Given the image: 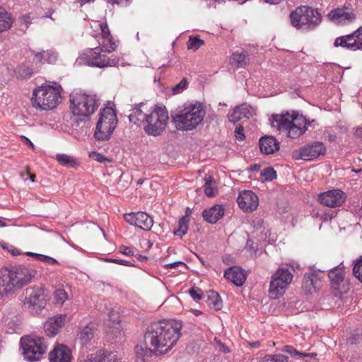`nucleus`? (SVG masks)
I'll return each mask as SVG.
<instances>
[{
    "instance_id": "1",
    "label": "nucleus",
    "mask_w": 362,
    "mask_h": 362,
    "mask_svg": "<svg viewBox=\"0 0 362 362\" xmlns=\"http://www.w3.org/2000/svg\"><path fill=\"white\" fill-rule=\"evenodd\" d=\"M91 29L92 35L97 38L100 46L86 49L81 59L88 65L99 68L115 66L118 59L113 54H109L116 49L117 45L107 23L93 21Z\"/></svg>"
},
{
    "instance_id": "2",
    "label": "nucleus",
    "mask_w": 362,
    "mask_h": 362,
    "mask_svg": "<svg viewBox=\"0 0 362 362\" xmlns=\"http://www.w3.org/2000/svg\"><path fill=\"white\" fill-rule=\"evenodd\" d=\"M182 327V322L175 320L154 322L145 334L146 344L153 348L156 354H165L177 344Z\"/></svg>"
},
{
    "instance_id": "3",
    "label": "nucleus",
    "mask_w": 362,
    "mask_h": 362,
    "mask_svg": "<svg viewBox=\"0 0 362 362\" xmlns=\"http://www.w3.org/2000/svg\"><path fill=\"white\" fill-rule=\"evenodd\" d=\"M36 271L24 267H3L0 269V296L8 298L30 284Z\"/></svg>"
},
{
    "instance_id": "4",
    "label": "nucleus",
    "mask_w": 362,
    "mask_h": 362,
    "mask_svg": "<svg viewBox=\"0 0 362 362\" xmlns=\"http://www.w3.org/2000/svg\"><path fill=\"white\" fill-rule=\"evenodd\" d=\"M205 110L199 102L185 103L179 112L172 115V122L180 130H192L204 120Z\"/></svg>"
},
{
    "instance_id": "5",
    "label": "nucleus",
    "mask_w": 362,
    "mask_h": 362,
    "mask_svg": "<svg viewBox=\"0 0 362 362\" xmlns=\"http://www.w3.org/2000/svg\"><path fill=\"white\" fill-rule=\"evenodd\" d=\"M306 119L298 114L289 113L273 115L271 119V125L279 132L292 139L298 138L308 129Z\"/></svg>"
},
{
    "instance_id": "6",
    "label": "nucleus",
    "mask_w": 362,
    "mask_h": 362,
    "mask_svg": "<svg viewBox=\"0 0 362 362\" xmlns=\"http://www.w3.org/2000/svg\"><path fill=\"white\" fill-rule=\"evenodd\" d=\"M289 20L296 29L310 31L321 23L322 16L317 9L308 6H300L290 13Z\"/></svg>"
},
{
    "instance_id": "7",
    "label": "nucleus",
    "mask_w": 362,
    "mask_h": 362,
    "mask_svg": "<svg viewBox=\"0 0 362 362\" xmlns=\"http://www.w3.org/2000/svg\"><path fill=\"white\" fill-rule=\"evenodd\" d=\"M60 86H42L33 91V105L37 110H50L57 107L62 99Z\"/></svg>"
},
{
    "instance_id": "8",
    "label": "nucleus",
    "mask_w": 362,
    "mask_h": 362,
    "mask_svg": "<svg viewBox=\"0 0 362 362\" xmlns=\"http://www.w3.org/2000/svg\"><path fill=\"white\" fill-rule=\"evenodd\" d=\"M48 296V290L45 286L29 287L25 291L23 308L32 315H38L46 307Z\"/></svg>"
},
{
    "instance_id": "9",
    "label": "nucleus",
    "mask_w": 362,
    "mask_h": 362,
    "mask_svg": "<svg viewBox=\"0 0 362 362\" xmlns=\"http://www.w3.org/2000/svg\"><path fill=\"white\" fill-rule=\"evenodd\" d=\"M70 109L72 114L88 117L98 109L100 102L97 95L86 93H75L70 95Z\"/></svg>"
},
{
    "instance_id": "10",
    "label": "nucleus",
    "mask_w": 362,
    "mask_h": 362,
    "mask_svg": "<svg viewBox=\"0 0 362 362\" xmlns=\"http://www.w3.org/2000/svg\"><path fill=\"white\" fill-rule=\"evenodd\" d=\"M23 354L28 361L35 362L46 353L48 344L43 337L37 335H25L20 339Z\"/></svg>"
},
{
    "instance_id": "11",
    "label": "nucleus",
    "mask_w": 362,
    "mask_h": 362,
    "mask_svg": "<svg viewBox=\"0 0 362 362\" xmlns=\"http://www.w3.org/2000/svg\"><path fill=\"white\" fill-rule=\"evenodd\" d=\"M168 119V112L165 107L156 105L148 113L144 129L149 135L159 136L165 131Z\"/></svg>"
},
{
    "instance_id": "12",
    "label": "nucleus",
    "mask_w": 362,
    "mask_h": 362,
    "mask_svg": "<svg viewBox=\"0 0 362 362\" xmlns=\"http://www.w3.org/2000/svg\"><path fill=\"white\" fill-rule=\"evenodd\" d=\"M117 124V118L115 110L107 107L100 112L96 124L95 137L97 140L105 141L110 139Z\"/></svg>"
},
{
    "instance_id": "13",
    "label": "nucleus",
    "mask_w": 362,
    "mask_h": 362,
    "mask_svg": "<svg viewBox=\"0 0 362 362\" xmlns=\"http://www.w3.org/2000/svg\"><path fill=\"white\" fill-rule=\"evenodd\" d=\"M293 274L286 268H279L272 275L269 293L271 298L276 299L281 296L291 283Z\"/></svg>"
},
{
    "instance_id": "14",
    "label": "nucleus",
    "mask_w": 362,
    "mask_h": 362,
    "mask_svg": "<svg viewBox=\"0 0 362 362\" xmlns=\"http://www.w3.org/2000/svg\"><path fill=\"white\" fill-rule=\"evenodd\" d=\"M334 45L352 51L362 49V26L352 34L336 38Z\"/></svg>"
},
{
    "instance_id": "15",
    "label": "nucleus",
    "mask_w": 362,
    "mask_h": 362,
    "mask_svg": "<svg viewBox=\"0 0 362 362\" xmlns=\"http://www.w3.org/2000/svg\"><path fill=\"white\" fill-rule=\"evenodd\" d=\"M330 284L335 292V295L346 293L348 286L345 280L344 267L339 265L329 270L328 274Z\"/></svg>"
},
{
    "instance_id": "16",
    "label": "nucleus",
    "mask_w": 362,
    "mask_h": 362,
    "mask_svg": "<svg viewBox=\"0 0 362 362\" xmlns=\"http://www.w3.org/2000/svg\"><path fill=\"white\" fill-rule=\"evenodd\" d=\"M124 218L129 224L146 231L150 230L153 225V218L146 212L127 214L124 215Z\"/></svg>"
},
{
    "instance_id": "17",
    "label": "nucleus",
    "mask_w": 362,
    "mask_h": 362,
    "mask_svg": "<svg viewBox=\"0 0 362 362\" xmlns=\"http://www.w3.org/2000/svg\"><path fill=\"white\" fill-rule=\"evenodd\" d=\"M237 202L242 211L250 213L257 209L259 206V198L252 191L244 190L239 193Z\"/></svg>"
},
{
    "instance_id": "18",
    "label": "nucleus",
    "mask_w": 362,
    "mask_h": 362,
    "mask_svg": "<svg viewBox=\"0 0 362 362\" xmlns=\"http://www.w3.org/2000/svg\"><path fill=\"white\" fill-rule=\"evenodd\" d=\"M346 194L340 189H332L320 194L319 202L329 207L334 208L341 206L346 200Z\"/></svg>"
},
{
    "instance_id": "19",
    "label": "nucleus",
    "mask_w": 362,
    "mask_h": 362,
    "mask_svg": "<svg viewBox=\"0 0 362 362\" xmlns=\"http://www.w3.org/2000/svg\"><path fill=\"white\" fill-rule=\"evenodd\" d=\"M326 147L322 142L315 141L300 148L299 150V157L304 160H312L320 156L325 155Z\"/></svg>"
},
{
    "instance_id": "20",
    "label": "nucleus",
    "mask_w": 362,
    "mask_h": 362,
    "mask_svg": "<svg viewBox=\"0 0 362 362\" xmlns=\"http://www.w3.org/2000/svg\"><path fill=\"white\" fill-rule=\"evenodd\" d=\"M322 286V278L316 272L305 273L302 281V289L305 294H313Z\"/></svg>"
},
{
    "instance_id": "21",
    "label": "nucleus",
    "mask_w": 362,
    "mask_h": 362,
    "mask_svg": "<svg viewBox=\"0 0 362 362\" xmlns=\"http://www.w3.org/2000/svg\"><path fill=\"white\" fill-rule=\"evenodd\" d=\"M66 315H57L49 317L44 324V329L46 334L49 337L57 335L60 329L65 325Z\"/></svg>"
},
{
    "instance_id": "22",
    "label": "nucleus",
    "mask_w": 362,
    "mask_h": 362,
    "mask_svg": "<svg viewBox=\"0 0 362 362\" xmlns=\"http://www.w3.org/2000/svg\"><path fill=\"white\" fill-rule=\"evenodd\" d=\"M349 6L338 7L332 10L327 15L328 18L333 22L339 23L345 21H351L355 18L353 8Z\"/></svg>"
},
{
    "instance_id": "23",
    "label": "nucleus",
    "mask_w": 362,
    "mask_h": 362,
    "mask_svg": "<svg viewBox=\"0 0 362 362\" xmlns=\"http://www.w3.org/2000/svg\"><path fill=\"white\" fill-rule=\"evenodd\" d=\"M71 350L63 344L57 345L49 354L50 362H71Z\"/></svg>"
},
{
    "instance_id": "24",
    "label": "nucleus",
    "mask_w": 362,
    "mask_h": 362,
    "mask_svg": "<svg viewBox=\"0 0 362 362\" xmlns=\"http://www.w3.org/2000/svg\"><path fill=\"white\" fill-rule=\"evenodd\" d=\"M255 114L254 108L243 103L233 109V112L228 115V119L230 122L235 123L243 118H250Z\"/></svg>"
},
{
    "instance_id": "25",
    "label": "nucleus",
    "mask_w": 362,
    "mask_h": 362,
    "mask_svg": "<svg viewBox=\"0 0 362 362\" xmlns=\"http://www.w3.org/2000/svg\"><path fill=\"white\" fill-rule=\"evenodd\" d=\"M224 276L235 286H242L246 280V274L239 267H231L224 272Z\"/></svg>"
},
{
    "instance_id": "26",
    "label": "nucleus",
    "mask_w": 362,
    "mask_h": 362,
    "mask_svg": "<svg viewBox=\"0 0 362 362\" xmlns=\"http://www.w3.org/2000/svg\"><path fill=\"white\" fill-rule=\"evenodd\" d=\"M259 144L260 151L266 155L272 154L279 149V143L275 137L272 136L262 137Z\"/></svg>"
},
{
    "instance_id": "27",
    "label": "nucleus",
    "mask_w": 362,
    "mask_h": 362,
    "mask_svg": "<svg viewBox=\"0 0 362 362\" xmlns=\"http://www.w3.org/2000/svg\"><path fill=\"white\" fill-rule=\"evenodd\" d=\"M85 362H120L117 356L112 352L100 350L88 356Z\"/></svg>"
},
{
    "instance_id": "28",
    "label": "nucleus",
    "mask_w": 362,
    "mask_h": 362,
    "mask_svg": "<svg viewBox=\"0 0 362 362\" xmlns=\"http://www.w3.org/2000/svg\"><path fill=\"white\" fill-rule=\"evenodd\" d=\"M224 214V209L221 205L216 204L208 210L203 211L204 220L210 223H215L221 219Z\"/></svg>"
},
{
    "instance_id": "29",
    "label": "nucleus",
    "mask_w": 362,
    "mask_h": 362,
    "mask_svg": "<svg viewBox=\"0 0 362 362\" xmlns=\"http://www.w3.org/2000/svg\"><path fill=\"white\" fill-rule=\"evenodd\" d=\"M96 334V329L94 326L88 325L82 327L78 334V337L81 345H87L94 339Z\"/></svg>"
},
{
    "instance_id": "30",
    "label": "nucleus",
    "mask_w": 362,
    "mask_h": 362,
    "mask_svg": "<svg viewBox=\"0 0 362 362\" xmlns=\"http://www.w3.org/2000/svg\"><path fill=\"white\" fill-rule=\"evenodd\" d=\"M57 59V54L51 50L42 51L37 52L34 54L33 62L36 64H42L44 63L54 64Z\"/></svg>"
},
{
    "instance_id": "31",
    "label": "nucleus",
    "mask_w": 362,
    "mask_h": 362,
    "mask_svg": "<svg viewBox=\"0 0 362 362\" xmlns=\"http://www.w3.org/2000/svg\"><path fill=\"white\" fill-rule=\"evenodd\" d=\"M13 23L11 14L0 7V34L10 30Z\"/></svg>"
},
{
    "instance_id": "32",
    "label": "nucleus",
    "mask_w": 362,
    "mask_h": 362,
    "mask_svg": "<svg viewBox=\"0 0 362 362\" xmlns=\"http://www.w3.org/2000/svg\"><path fill=\"white\" fill-rule=\"evenodd\" d=\"M230 62L238 68H245L249 64L250 58L246 53L237 51L232 54Z\"/></svg>"
},
{
    "instance_id": "33",
    "label": "nucleus",
    "mask_w": 362,
    "mask_h": 362,
    "mask_svg": "<svg viewBox=\"0 0 362 362\" xmlns=\"http://www.w3.org/2000/svg\"><path fill=\"white\" fill-rule=\"evenodd\" d=\"M207 303L209 306L215 310H220L223 307V303L219 294L214 291H209L206 293Z\"/></svg>"
},
{
    "instance_id": "34",
    "label": "nucleus",
    "mask_w": 362,
    "mask_h": 362,
    "mask_svg": "<svg viewBox=\"0 0 362 362\" xmlns=\"http://www.w3.org/2000/svg\"><path fill=\"white\" fill-rule=\"evenodd\" d=\"M144 105H140L139 107H136L132 110V112L129 115V121L134 124H138L140 122H146V117L148 114L145 113L142 109Z\"/></svg>"
},
{
    "instance_id": "35",
    "label": "nucleus",
    "mask_w": 362,
    "mask_h": 362,
    "mask_svg": "<svg viewBox=\"0 0 362 362\" xmlns=\"http://www.w3.org/2000/svg\"><path fill=\"white\" fill-rule=\"evenodd\" d=\"M56 160L60 165L64 167L75 168L76 166L78 165V163L76 158L66 154H57Z\"/></svg>"
},
{
    "instance_id": "36",
    "label": "nucleus",
    "mask_w": 362,
    "mask_h": 362,
    "mask_svg": "<svg viewBox=\"0 0 362 362\" xmlns=\"http://www.w3.org/2000/svg\"><path fill=\"white\" fill-rule=\"evenodd\" d=\"M53 303L57 305H62L69 298V294L63 288H58L53 292Z\"/></svg>"
},
{
    "instance_id": "37",
    "label": "nucleus",
    "mask_w": 362,
    "mask_h": 362,
    "mask_svg": "<svg viewBox=\"0 0 362 362\" xmlns=\"http://www.w3.org/2000/svg\"><path fill=\"white\" fill-rule=\"evenodd\" d=\"M282 351L286 352L290 354L291 356L296 357L297 358H303L305 357L315 358L317 356L316 353L305 354L303 352H300L297 351L293 346L289 345L284 346L282 349Z\"/></svg>"
},
{
    "instance_id": "38",
    "label": "nucleus",
    "mask_w": 362,
    "mask_h": 362,
    "mask_svg": "<svg viewBox=\"0 0 362 362\" xmlns=\"http://www.w3.org/2000/svg\"><path fill=\"white\" fill-rule=\"evenodd\" d=\"M205 185H204V192L208 197H214L217 192L216 187H214L215 180L211 175H206L204 177Z\"/></svg>"
},
{
    "instance_id": "39",
    "label": "nucleus",
    "mask_w": 362,
    "mask_h": 362,
    "mask_svg": "<svg viewBox=\"0 0 362 362\" xmlns=\"http://www.w3.org/2000/svg\"><path fill=\"white\" fill-rule=\"evenodd\" d=\"M148 346L149 347H144L141 345H137L135 347L136 356L139 358H141L143 361H145L146 359L151 357L153 353L155 354L153 349L150 346Z\"/></svg>"
},
{
    "instance_id": "40",
    "label": "nucleus",
    "mask_w": 362,
    "mask_h": 362,
    "mask_svg": "<svg viewBox=\"0 0 362 362\" xmlns=\"http://www.w3.org/2000/svg\"><path fill=\"white\" fill-rule=\"evenodd\" d=\"M27 255L35 257L37 260L43 262L49 265L59 264V262L56 259L45 255L27 252Z\"/></svg>"
},
{
    "instance_id": "41",
    "label": "nucleus",
    "mask_w": 362,
    "mask_h": 362,
    "mask_svg": "<svg viewBox=\"0 0 362 362\" xmlns=\"http://www.w3.org/2000/svg\"><path fill=\"white\" fill-rule=\"evenodd\" d=\"M259 362H288V358L283 354L266 355Z\"/></svg>"
},
{
    "instance_id": "42",
    "label": "nucleus",
    "mask_w": 362,
    "mask_h": 362,
    "mask_svg": "<svg viewBox=\"0 0 362 362\" xmlns=\"http://www.w3.org/2000/svg\"><path fill=\"white\" fill-rule=\"evenodd\" d=\"M204 45V41L200 39L199 37H189L187 45L188 49H192L193 51H196L199 49L202 46Z\"/></svg>"
},
{
    "instance_id": "43",
    "label": "nucleus",
    "mask_w": 362,
    "mask_h": 362,
    "mask_svg": "<svg viewBox=\"0 0 362 362\" xmlns=\"http://www.w3.org/2000/svg\"><path fill=\"white\" fill-rule=\"evenodd\" d=\"M188 219L183 216L178 222V228L174 231L175 235L182 236L187 233L188 230Z\"/></svg>"
},
{
    "instance_id": "44",
    "label": "nucleus",
    "mask_w": 362,
    "mask_h": 362,
    "mask_svg": "<svg viewBox=\"0 0 362 362\" xmlns=\"http://www.w3.org/2000/svg\"><path fill=\"white\" fill-rule=\"evenodd\" d=\"M1 246L3 248V250L8 251L9 253H11L13 256H18L21 255V251L16 247L15 246L6 243V242H1Z\"/></svg>"
},
{
    "instance_id": "45",
    "label": "nucleus",
    "mask_w": 362,
    "mask_h": 362,
    "mask_svg": "<svg viewBox=\"0 0 362 362\" xmlns=\"http://www.w3.org/2000/svg\"><path fill=\"white\" fill-rule=\"evenodd\" d=\"M353 274L362 282V257L356 262L353 269Z\"/></svg>"
},
{
    "instance_id": "46",
    "label": "nucleus",
    "mask_w": 362,
    "mask_h": 362,
    "mask_svg": "<svg viewBox=\"0 0 362 362\" xmlns=\"http://www.w3.org/2000/svg\"><path fill=\"white\" fill-rule=\"evenodd\" d=\"M261 175L265 180H272L276 177V173L272 168H266L263 170Z\"/></svg>"
},
{
    "instance_id": "47",
    "label": "nucleus",
    "mask_w": 362,
    "mask_h": 362,
    "mask_svg": "<svg viewBox=\"0 0 362 362\" xmlns=\"http://www.w3.org/2000/svg\"><path fill=\"white\" fill-rule=\"evenodd\" d=\"M188 85L187 80L184 78H182L179 83H177L175 87L173 88V91L174 93H180L187 88Z\"/></svg>"
},
{
    "instance_id": "48",
    "label": "nucleus",
    "mask_w": 362,
    "mask_h": 362,
    "mask_svg": "<svg viewBox=\"0 0 362 362\" xmlns=\"http://www.w3.org/2000/svg\"><path fill=\"white\" fill-rule=\"evenodd\" d=\"M189 293L190 296L195 300H199L202 298L203 292L197 287H192L189 289Z\"/></svg>"
},
{
    "instance_id": "49",
    "label": "nucleus",
    "mask_w": 362,
    "mask_h": 362,
    "mask_svg": "<svg viewBox=\"0 0 362 362\" xmlns=\"http://www.w3.org/2000/svg\"><path fill=\"white\" fill-rule=\"evenodd\" d=\"M235 138L238 140H243L245 139L244 129L241 124H238L235 129Z\"/></svg>"
},
{
    "instance_id": "50",
    "label": "nucleus",
    "mask_w": 362,
    "mask_h": 362,
    "mask_svg": "<svg viewBox=\"0 0 362 362\" xmlns=\"http://www.w3.org/2000/svg\"><path fill=\"white\" fill-rule=\"evenodd\" d=\"M119 251L122 254L127 255V256H132V255H134L133 249L129 247L125 246V245H121L119 247Z\"/></svg>"
},
{
    "instance_id": "51",
    "label": "nucleus",
    "mask_w": 362,
    "mask_h": 362,
    "mask_svg": "<svg viewBox=\"0 0 362 362\" xmlns=\"http://www.w3.org/2000/svg\"><path fill=\"white\" fill-rule=\"evenodd\" d=\"M10 75V71L6 65L0 66V78L5 79Z\"/></svg>"
},
{
    "instance_id": "52",
    "label": "nucleus",
    "mask_w": 362,
    "mask_h": 362,
    "mask_svg": "<svg viewBox=\"0 0 362 362\" xmlns=\"http://www.w3.org/2000/svg\"><path fill=\"white\" fill-rule=\"evenodd\" d=\"M362 341V334L356 333L354 334L351 339L350 342L351 344H358Z\"/></svg>"
},
{
    "instance_id": "53",
    "label": "nucleus",
    "mask_w": 362,
    "mask_h": 362,
    "mask_svg": "<svg viewBox=\"0 0 362 362\" xmlns=\"http://www.w3.org/2000/svg\"><path fill=\"white\" fill-rule=\"evenodd\" d=\"M90 156L100 163H103L106 160V158L103 155L98 153L93 152L90 154Z\"/></svg>"
},
{
    "instance_id": "54",
    "label": "nucleus",
    "mask_w": 362,
    "mask_h": 362,
    "mask_svg": "<svg viewBox=\"0 0 362 362\" xmlns=\"http://www.w3.org/2000/svg\"><path fill=\"white\" fill-rule=\"evenodd\" d=\"M179 265H182L184 267L186 266V264L182 262H173V263H169V264H166L164 267L167 269L168 268H176Z\"/></svg>"
},
{
    "instance_id": "55",
    "label": "nucleus",
    "mask_w": 362,
    "mask_h": 362,
    "mask_svg": "<svg viewBox=\"0 0 362 362\" xmlns=\"http://www.w3.org/2000/svg\"><path fill=\"white\" fill-rule=\"evenodd\" d=\"M109 261L111 262L117 263V264H121V265H125V266H130L131 265L130 262L125 261V260H123V259H112L109 260Z\"/></svg>"
},
{
    "instance_id": "56",
    "label": "nucleus",
    "mask_w": 362,
    "mask_h": 362,
    "mask_svg": "<svg viewBox=\"0 0 362 362\" xmlns=\"http://www.w3.org/2000/svg\"><path fill=\"white\" fill-rule=\"evenodd\" d=\"M217 344H218L220 350L221 351H223V353H228L230 351L228 348L224 344L221 343V341H218Z\"/></svg>"
},
{
    "instance_id": "57",
    "label": "nucleus",
    "mask_w": 362,
    "mask_h": 362,
    "mask_svg": "<svg viewBox=\"0 0 362 362\" xmlns=\"http://www.w3.org/2000/svg\"><path fill=\"white\" fill-rule=\"evenodd\" d=\"M22 139L24 141V142L28 146H30V148H34V145L32 143V141L28 139L27 138L26 136H22Z\"/></svg>"
},
{
    "instance_id": "58",
    "label": "nucleus",
    "mask_w": 362,
    "mask_h": 362,
    "mask_svg": "<svg viewBox=\"0 0 362 362\" xmlns=\"http://www.w3.org/2000/svg\"><path fill=\"white\" fill-rule=\"evenodd\" d=\"M27 175L29 177L30 180L34 182H35V175L29 172L28 170L27 171Z\"/></svg>"
},
{
    "instance_id": "59",
    "label": "nucleus",
    "mask_w": 362,
    "mask_h": 362,
    "mask_svg": "<svg viewBox=\"0 0 362 362\" xmlns=\"http://www.w3.org/2000/svg\"><path fill=\"white\" fill-rule=\"evenodd\" d=\"M356 135L362 139V129H357L356 131Z\"/></svg>"
},
{
    "instance_id": "60",
    "label": "nucleus",
    "mask_w": 362,
    "mask_h": 362,
    "mask_svg": "<svg viewBox=\"0 0 362 362\" xmlns=\"http://www.w3.org/2000/svg\"><path fill=\"white\" fill-rule=\"evenodd\" d=\"M250 346L252 347L258 348L260 346V342L259 341L250 343Z\"/></svg>"
},
{
    "instance_id": "61",
    "label": "nucleus",
    "mask_w": 362,
    "mask_h": 362,
    "mask_svg": "<svg viewBox=\"0 0 362 362\" xmlns=\"http://www.w3.org/2000/svg\"><path fill=\"white\" fill-rule=\"evenodd\" d=\"M267 3L275 4L279 2L280 0H264Z\"/></svg>"
},
{
    "instance_id": "62",
    "label": "nucleus",
    "mask_w": 362,
    "mask_h": 362,
    "mask_svg": "<svg viewBox=\"0 0 362 362\" xmlns=\"http://www.w3.org/2000/svg\"><path fill=\"white\" fill-rule=\"evenodd\" d=\"M259 169V167L257 165H253L251 166L252 170H257Z\"/></svg>"
},
{
    "instance_id": "63",
    "label": "nucleus",
    "mask_w": 362,
    "mask_h": 362,
    "mask_svg": "<svg viewBox=\"0 0 362 362\" xmlns=\"http://www.w3.org/2000/svg\"><path fill=\"white\" fill-rule=\"evenodd\" d=\"M4 226H6L5 222H4L3 221H1L0 219V227H4Z\"/></svg>"
},
{
    "instance_id": "64",
    "label": "nucleus",
    "mask_w": 362,
    "mask_h": 362,
    "mask_svg": "<svg viewBox=\"0 0 362 362\" xmlns=\"http://www.w3.org/2000/svg\"><path fill=\"white\" fill-rule=\"evenodd\" d=\"M291 362H292V361H291Z\"/></svg>"
}]
</instances>
